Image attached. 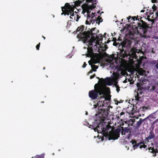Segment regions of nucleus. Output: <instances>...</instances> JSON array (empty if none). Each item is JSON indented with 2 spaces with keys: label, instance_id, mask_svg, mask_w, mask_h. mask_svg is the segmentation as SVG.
<instances>
[{
  "label": "nucleus",
  "instance_id": "f257e3e1",
  "mask_svg": "<svg viewBox=\"0 0 158 158\" xmlns=\"http://www.w3.org/2000/svg\"><path fill=\"white\" fill-rule=\"evenodd\" d=\"M98 30L96 28H93L90 31H87V32H85L81 34V36L84 37L83 43H86L91 45L94 44L96 45L97 44H99V41L101 40L103 38L102 35L100 37L97 35Z\"/></svg>",
  "mask_w": 158,
  "mask_h": 158
},
{
  "label": "nucleus",
  "instance_id": "f03ea898",
  "mask_svg": "<svg viewBox=\"0 0 158 158\" xmlns=\"http://www.w3.org/2000/svg\"><path fill=\"white\" fill-rule=\"evenodd\" d=\"M86 2H91L92 4L89 6H88L86 9L87 17L85 23L87 24H90L91 23L93 24L94 23V20H96V17L95 16L94 14L92 12H91V10L95 7L96 6L95 5L97 2V0H86Z\"/></svg>",
  "mask_w": 158,
  "mask_h": 158
},
{
  "label": "nucleus",
  "instance_id": "7ed1b4c3",
  "mask_svg": "<svg viewBox=\"0 0 158 158\" xmlns=\"http://www.w3.org/2000/svg\"><path fill=\"white\" fill-rule=\"evenodd\" d=\"M110 100V97L109 96H106L105 94L102 96H101L99 98V101L97 104L94 105V108L98 110H101L102 111L104 109L103 108L104 106L106 107L107 105L106 100L109 101Z\"/></svg>",
  "mask_w": 158,
  "mask_h": 158
},
{
  "label": "nucleus",
  "instance_id": "20e7f679",
  "mask_svg": "<svg viewBox=\"0 0 158 158\" xmlns=\"http://www.w3.org/2000/svg\"><path fill=\"white\" fill-rule=\"evenodd\" d=\"M131 42L130 41H127L124 42L123 45V49L124 53L126 54H128L131 57H135L136 56V53H138L139 52V49L135 48L133 47L130 51H127L126 50H124V48H130L131 46Z\"/></svg>",
  "mask_w": 158,
  "mask_h": 158
},
{
  "label": "nucleus",
  "instance_id": "39448f33",
  "mask_svg": "<svg viewBox=\"0 0 158 158\" xmlns=\"http://www.w3.org/2000/svg\"><path fill=\"white\" fill-rule=\"evenodd\" d=\"M94 88L95 90H91L89 92V97L91 98L95 99L97 97L98 94L100 95L105 94L102 89L99 87L97 84L95 85Z\"/></svg>",
  "mask_w": 158,
  "mask_h": 158
},
{
  "label": "nucleus",
  "instance_id": "423d86ee",
  "mask_svg": "<svg viewBox=\"0 0 158 158\" xmlns=\"http://www.w3.org/2000/svg\"><path fill=\"white\" fill-rule=\"evenodd\" d=\"M139 27L137 29L138 32L142 37L147 38L148 36L147 35V28L148 26L146 23L142 22L139 23Z\"/></svg>",
  "mask_w": 158,
  "mask_h": 158
},
{
  "label": "nucleus",
  "instance_id": "0eeeda50",
  "mask_svg": "<svg viewBox=\"0 0 158 158\" xmlns=\"http://www.w3.org/2000/svg\"><path fill=\"white\" fill-rule=\"evenodd\" d=\"M62 10L63 12L61 14L62 15L63 14L67 15H70V18L74 19V17H72L71 15L73 12V7L70 6L67 3H66L64 6L62 7Z\"/></svg>",
  "mask_w": 158,
  "mask_h": 158
},
{
  "label": "nucleus",
  "instance_id": "6e6552de",
  "mask_svg": "<svg viewBox=\"0 0 158 158\" xmlns=\"http://www.w3.org/2000/svg\"><path fill=\"white\" fill-rule=\"evenodd\" d=\"M120 131L118 129L115 130L112 133L110 136L109 140L114 139L115 140L118 139L119 137Z\"/></svg>",
  "mask_w": 158,
  "mask_h": 158
},
{
  "label": "nucleus",
  "instance_id": "1a4fd4ad",
  "mask_svg": "<svg viewBox=\"0 0 158 158\" xmlns=\"http://www.w3.org/2000/svg\"><path fill=\"white\" fill-rule=\"evenodd\" d=\"M99 60L98 59H94L92 60H89L88 62L89 64L91 65V68L92 69L95 71V69H96L98 68V66H96L94 64H96L98 62Z\"/></svg>",
  "mask_w": 158,
  "mask_h": 158
},
{
  "label": "nucleus",
  "instance_id": "9d476101",
  "mask_svg": "<svg viewBox=\"0 0 158 158\" xmlns=\"http://www.w3.org/2000/svg\"><path fill=\"white\" fill-rule=\"evenodd\" d=\"M84 27L83 26H81L80 27H78L77 29V32H79L78 33V37L79 38H81L82 39L83 42V40H84V37L81 36H80L81 34L82 33H84L85 32H87V31H84V32H83V29H84Z\"/></svg>",
  "mask_w": 158,
  "mask_h": 158
},
{
  "label": "nucleus",
  "instance_id": "9b49d317",
  "mask_svg": "<svg viewBox=\"0 0 158 158\" xmlns=\"http://www.w3.org/2000/svg\"><path fill=\"white\" fill-rule=\"evenodd\" d=\"M144 121V119L142 120L141 118L139 121H138L136 123V124L134 126L135 129H138L140 125L142 124L143 121Z\"/></svg>",
  "mask_w": 158,
  "mask_h": 158
},
{
  "label": "nucleus",
  "instance_id": "f8f14e48",
  "mask_svg": "<svg viewBox=\"0 0 158 158\" xmlns=\"http://www.w3.org/2000/svg\"><path fill=\"white\" fill-rule=\"evenodd\" d=\"M149 133V135L146 138V139L148 141L149 140L153 139L155 137V135L153 132L150 131Z\"/></svg>",
  "mask_w": 158,
  "mask_h": 158
},
{
  "label": "nucleus",
  "instance_id": "ddd939ff",
  "mask_svg": "<svg viewBox=\"0 0 158 158\" xmlns=\"http://www.w3.org/2000/svg\"><path fill=\"white\" fill-rule=\"evenodd\" d=\"M142 96H140L139 93H137L136 95L135 96V100L139 101H141L142 100Z\"/></svg>",
  "mask_w": 158,
  "mask_h": 158
},
{
  "label": "nucleus",
  "instance_id": "4468645a",
  "mask_svg": "<svg viewBox=\"0 0 158 158\" xmlns=\"http://www.w3.org/2000/svg\"><path fill=\"white\" fill-rule=\"evenodd\" d=\"M72 17H74V19L77 21H78L79 19L80 18V16H79L77 14V13H73L72 15H71Z\"/></svg>",
  "mask_w": 158,
  "mask_h": 158
},
{
  "label": "nucleus",
  "instance_id": "2eb2a0df",
  "mask_svg": "<svg viewBox=\"0 0 158 158\" xmlns=\"http://www.w3.org/2000/svg\"><path fill=\"white\" fill-rule=\"evenodd\" d=\"M105 83L107 85H111L113 83L111 79L108 78L106 79L105 81Z\"/></svg>",
  "mask_w": 158,
  "mask_h": 158
},
{
  "label": "nucleus",
  "instance_id": "dca6fc26",
  "mask_svg": "<svg viewBox=\"0 0 158 158\" xmlns=\"http://www.w3.org/2000/svg\"><path fill=\"white\" fill-rule=\"evenodd\" d=\"M96 20H94V23L95 22L96 23H98L99 24L100 22L102 21V19L101 17L98 16L97 18L96 17Z\"/></svg>",
  "mask_w": 158,
  "mask_h": 158
},
{
  "label": "nucleus",
  "instance_id": "f3484780",
  "mask_svg": "<svg viewBox=\"0 0 158 158\" xmlns=\"http://www.w3.org/2000/svg\"><path fill=\"white\" fill-rule=\"evenodd\" d=\"M148 150H149V151L151 152H152L153 153H155V154H156V153L158 152L157 151V150L156 149H154V148H152L151 147L149 148H148ZM154 156H156V155L155 154L154 155Z\"/></svg>",
  "mask_w": 158,
  "mask_h": 158
},
{
  "label": "nucleus",
  "instance_id": "a211bd4d",
  "mask_svg": "<svg viewBox=\"0 0 158 158\" xmlns=\"http://www.w3.org/2000/svg\"><path fill=\"white\" fill-rule=\"evenodd\" d=\"M127 19L128 20L129 22H131V20L134 21L135 19H137L135 17H131V16H129L128 17H127Z\"/></svg>",
  "mask_w": 158,
  "mask_h": 158
},
{
  "label": "nucleus",
  "instance_id": "6ab92c4d",
  "mask_svg": "<svg viewBox=\"0 0 158 158\" xmlns=\"http://www.w3.org/2000/svg\"><path fill=\"white\" fill-rule=\"evenodd\" d=\"M135 122V119L133 118L131 119L129 121V125H130L131 126L133 125L134 124V123Z\"/></svg>",
  "mask_w": 158,
  "mask_h": 158
},
{
  "label": "nucleus",
  "instance_id": "aec40b11",
  "mask_svg": "<svg viewBox=\"0 0 158 158\" xmlns=\"http://www.w3.org/2000/svg\"><path fill=\"white\" fill-rule=\"evenodd\" d=\"M138 72L140 75H143L145 73V71L142 69H138Z\"/></svg>",
  "mask_w": 158,
  "mask_h": 158
},
{
  "label": "nucleus",
  "instance_id": "412c9836",
  "mask_svg": "<svg viewBox=\"0 0 158 158\" xmlns=\"http://www.w3.org/2000/svg\"><path fill=\"white\" fill-rule=\"evenodd\" d=\"M102 40H100V41H99V44H96V45H95V44H94L93 43V45H90V44H89L90 45V46H91V47H93V46L94 45V49H95L96 48H97V45H99V46H100V43H101V41ZM98 47H99V46H98Z\"/></svg>",
  "mask_w": 158,
  "mask_h": 158
},
{
  "label": "nucleus",
  "instance_id": "4be33fe9",
  "mask_svg": "<svg viewBox=\"0 0 158 158\" xmlns=\"http://www.w3.org/2000/svg\"><path fill=\"white\" fill-rule=\"evenodd\" d=\"M125 113L124 112H121L120 114V116H118V117L119 118H123V116L124 114Z\"/></svg>",
  "mask_w": 158,
  "mask_h": 158
},
{
  "label": "nucleus",
  "instance_id": "5701e85b",
  "mask_svg": "<svg viewBox=\"0 0 158 158\" xmlns=\"http://www.w3.org/2000/svg\"><path fill=\"white\" fill-rule=\"evenodd\" d=\"M34 158H44V157L42 155H37Z\"/></svg>",
  "mask_w": 158,
  "mask_h": 158
},
{
  "label": "nucleus",
  "instance_id": "b1692460",
  "mask_svg": "<svg viewBox=\"0 0 158 158\" xmlns=\"http://www.w3.org/2000/svg\"><path fill=\"white\" fill-rule=\"evenodd\" d=\"M99 126L98 125V126H97L96 127H95L94 128V131H98V129H97V128H99Z\"/></svg>",
  "mask_w": 158,
  "mask_h": 158
},
{
  "label": "nucleus",
  "instance_id": "393cba45",
  "mask_svg": "<svg viewBox=\"0 0 158 158\" xmlns=\"http://www.w3.org/2000/svg\"><path fill=\"white\" fill-rule=\"evenodd\" d=\"M116 90H117V92L118 93L119 92V91H120L119 87L118 86H117V85H116Z\"/></svg>",
  "mask_w": 158,
  "mask_h": 158
},
{
  "label": "nucleus",
  "instance_id": "a878e982",
  "mask_svg": "<svg viewBox=\"0 0 158 158\" xmlns=\"http://www.w3.org/2000/svg\"><path fill=\"white\" fill-rule=\"evenodd\" d=\"M148 118H150L151 119V118H154L153 116V115L152 114H151L150 115H149L148 116Z\"/></svg>",
  "mask_w": 158,
  "mask_h": 158
},
{
  "label": "nucleus",
  "instance_id": "bb28decb",
  "mask_svg": "<svg viewBox=\"0 0 158 158\" xmlns=\"http://www.w3.org/2000/svg\"><path fill=\"white\" fill-rule=\"evenodd\" d=\"M40 43L38 44H37L36 46V48L37 50H38L39 49V47L40 46Z\"/></svg>",
  "mask_w": 158,
  "mask_h": 158
},
{
  "label": "nucleus",
  "instance_id": "cd10ccee",
  "mask_svg": "<svg viewBox=\"0 0 158 158\" xmlns=\"http://www.w3.org/2000/svg\"><path fill=\"white\" fill-rule=\"evenodd\" d=\"M147 146L146 145L143 144V146L141 145L140 146V148H141L142 147L145 148Z\"/></svg>",
  "mask_w": 158,
  "mask_h": 158
},
{
  "label": "nucleus",
  "instance_id": "c85d7f7f",
  "mask_svg": "<svg viewBox=\"0 0 158 158\" xmlns=\"http://www.w3.org/2000/svg\"><path fill=\"white\" fill-rule=\"evenodd\" d=\"M86 64L85 62H84V64L82 66L83 68H85L86 66Z\"/></svg>",
  "mask_w": 158,
  "mask_h": 158
},
{
  "label": "nucleus",
  "instance_id": "c756f323",
  "mask_svg": "<svg viewBox=\"0 0 158 158\" xmlns=\"http://www.w3.org/2000/svg\"><path fill=\"white\" fill-rule=\"evenodd\" d=\"M95 75L94 74L93 75L91 76H90V79H92L95 77Z\"/></svg>",
  "mask_w": 158,
  "mask_h": 158
},
{
  "label": "nucleus",
  "instance_id": "7c9ffc66",
  "mask_svg": "<svg viewBox=\"0 0 158 158\" xmlns=\"http://www.w3.org/2000/svg\"><path fill=\"white\" fill-rule=\"evenodd\" d=\"M138 147V146L136 145H134L133 146V147L134 148V149H135V148H136L137 147Z\"/></svg>",
  "mask_w": 158,
  "mask_h": 158
},
{
  "label": "nucleus",
  "instance_id": "2f4dec72",
  "mask_svg": "<svg viewBox=\"0 0 158 158\" xmlns=\"http://www.w3.org/2000/svg\"><path fill=\"white\" fill-rule=\"evenodd\" d=\"M155 89V86H152V89H151V90H154Z\"/></svg>",
  "mask_w": 158,
  "mask_h": 158
},
{
  "label": "nucleus",
  "instance_id": "473e14b6",
  "mask_svg": "<svg viewBox=\"0 0 158 158\" xmlns=\"http://www.w3.org/2000/svg\"><path fill=\"white\" fill-rule=\"evenodd\" d=\"M155 66L156 68L158 69V63Z\"/></svg>",
  "mask_w": 158,
  "mask_h": 158
},
{
  "label": "nucleus",
  "instance_id": "72a5a7b5",
  "mask_svg": "<svg viewBox=\"0 0 158 158\" xmlns=\"http://www.w3.org/2000/svg\"><path fill=\"white\" fill-rule=\"evenodd\" d=\"M131 142H132V144H134L135 143V142L134 141L132 140L131 141Z\"/></svg>",
  "mask_w": 158,
  "mask_h": 158
},
{
  "label": "nucleus",
  "instance_id": "f704fd0d",
  "mask_svg": "<svg viewBox=\"0 0 158 158\" xmlns=\"http://www.w3.org/2000/svg\"><path fill=\"white\" fill-rule=\"evenodd\" d=\"M156 1V0H152V3H155Z\"/></svg>",
  "mask_w": 158,
  "mask_h": 158
},
{
  "label": "nucleus",
  "instance_id": "c9c22d12",
  "mask_svg": "<svg viewBox=\"0 0 158 158\" xmlns=\"http://www.w3.org/2000/svg\"><path fill=\"white\" fill-rule=\"evenodd\" d=\"M143 109H147V108L145 106H143Z\"/></svg>",
  "mask_w": 158,
  "mask_h": 158
},
{
  "label": "nucleus",
  "instance_id": "e433bc0d",
  "mask_svg": "<svg viewBox=\"0 0 158 158\" xmlns=\"http://www.w3.org/2000/svg\"><path fill=\"white\" fill-rule=\"evenodd\" d=\"M155 123H157L158 122V118L156 119V120L155 121Z\"/></svg>",
  "mask_w": 158,
  "mask_h": 158
},
{
  "label": "nucleus",
  "instance_id": "4c0bfd02",
  "mask_svg": "<svg viewBox=\"0 0 158 158\" xmlns=\"http://www.w3.org/2000/svg\"><path fill=\"white\" fill-rule=\"evenodd\" d=\"M117 44L116 43H113V45L114 46H117V45H116V44Z\"/></svg>",
  "mask_w": 158,
  "mask_h": 158
},
{
  "label": "nucleus",
  "instance_id": "58836bf2",
  "mask_svg": "<svg viewBox=\"0 0 158 158\" xmlns=\"http://www.w3.org/2000/svg\"><path fill=\"white\" fill-rule=\"evenodd\" d=\"M144 10H141L140 12H144Z\"/></svg>",
  "mask_w": 158,
  "mask_h": 158
},
{
  "label": "nucleus",
  "instance_id": "ea45409f",
  "mask_svg": "<svg viewBox=\"0 0 158 158\" xmlns=\"http://www.w3.org/2000/svg\"><path fill=\"white\" fill-rule=\"evenodd\" d=\"M110 67H111L112 68H114V66H112V65H110Z\"/></svg>",
  "mask_w": 158,
  "mask_h": 158
},
{
  "label": "nucleus",
  "instance_id": "a19ab883",
  "mask_svg": "<svg viewBox=\"0 0 158 158\" xmlns=\"http://www.w3.org/2000/svg\"><path fill=\"white\" fill-rule=\"evenodd\" d=\"M140 93V95H142V92H140V93Z\"/></svg>",
  "mask_w": 158,
  "mask_h": 158
},
{
  "label": "nucleus",
  "instance_id": "79ce46f5",
  "mask_svg": "<svg viewBox=\"0 0 158 158\" xmlns=\"http://www.w3.org/2000/svg\"><path fill=\"white\" fill-rule=\"evenodd\" d=\"M85 12H84L83 11H82V13H83V14H84V13H85Z\"/></svg>",
  "mask_w": 158,
  "mask_h": 158
},
{
  "label": "nucleus",
  "instance_id": "37998d69",
  "mask_svg": "<svg viewBox=\"0 0 158 158\" xmlns=\"http://www.w3.org/2000/svg\"><path fill=\"white\" fill-rule=\"evenodd\" d=\"M85 114H86V115H87V114H88V113H87V112H86V113H85Z\"/></svg>",
  "mask_w": 158,
  "mask_h": 158
},
{
  "label": "nucleus",
  "instance_id": "c03bdc74",
  "mask_svg": "<svg viewBox=\"0 0 158 158\" xmlns=\"http://www.w3.org/2000/svg\"><path fill=\"white\" fill-rule=\"evenodd\" d=\"M43 37L44 38V39H45V38L43 36Z\"/></svg>",
  "mask_w": 158,
  "mask_h": 158
},
{
  "label": "nucleus",
  "instance_id": "a18cd8bd",
  "mask_svg": "<svg viewBox=\"0 0 158 158\" xmlns=\"http://www.w3.org/2000/svg\"><path fill=\"white\" fill-rule=\"evenodd\" d=\"M100 12V11H98V13H99V12Z\"/></svg>",
  "mask_w": 158,
  "mask_h": 158
},
{
  "label": "nucleus",
  "instance_id": "49530a36",
  "mask_svg": "<svg viewBox=\"0 0 158 158\" xmlns=\"http://www.w3.org/2000/svg\"><path fill=\"white\" fill-rule=\"evenodd\" d=\"M69 55H68V56H67V57H69Z\"/></svg>",
  "mask_w": 158,
  "mask_h": 158
},
{
  "label": "nucleus",
  "instance_id": "de8ad7c7",
  "mask_svg": "<svg viewBox=\"0 0 158 158\" xmlns=\"http://www.w3.org/2000/svg\"><path fill=\"white\" fill-rule=\"evenodd\" d=\"M99 111V113H101L100 111Z\"/></svg>",
  "mask_w": 158,
  "mask_h": 158
},
{
  "label": "nucleus",
  "instance_id": "09e8293b",
  "mask_svg": "<svg viewBox=\"0 0 158 158\" xmlns=\"http://www.w3.org/2000/svg\"><path fill=\"white\" fill-rule=\"evenodd\" d=\"M71 57H72L71 56H69V58H71Z\"/></svg>",
  "mask_w": 158,
  "mask_h": 158
}]
</instances>
